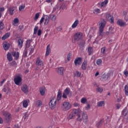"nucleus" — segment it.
<instances>
[{
	"label": "nucleus",
	"instance_id": "9d476101",
	"mask_svg": "<svg viewBox=\"0 0 128 128\" xmlns=\"http://www.w3.org/2000/svg\"><path fill=\"white\" fill-rule=\"evenodd\" d=\"M82 62V58L80 57H78L76 58L74 63L75 66H80Z\"/></svg>",
	"mask_w": 128,
	"mask_h": 128
},
{
	"label": "nucleus",
	"instance_id": "680f3d73",
	"mask_svg": "<svg viewBox=\"0 0 128 128\" xmlns=\"http://www.w3.org/2000/svg\"><path fill=\"white\" fill-rule=\"evenodd\" d=\"M56 20V16H54V14L52 16V20Z\"/></svg>",
	"mask_w": 128,
	"mask_h": 128
},
{
	"label": "nucleus",
	"instance_id": "de8ad7c7",
	"mask_svg": "<svg viewBox=\"0 0 128 128\" xmlns=\"http://www.w3.org/2000/svg\"><path fill=\"white\" fill-rule=\"evenodd\" d=\"M96 90L98 92H102L104 91V88H102L98 87L96 88Z\"/></svg>",
	"mask_w": 128,
	"mask_h": 128
},
{
	"label": "nucleus",
	"instance_id": "6ab92c4d",
	"mask_svg": "<svg viewBox=\"0 0 128 128\" xmlns=\"http://www.w3.org/2000/svg\"><path fill=\"white\" fill-rule=\"evenodd\" d=\"M8 12L10 16H13L14 14V7H10L8 8Z\"/></svg>",
	"mask_w": 128,
	"mask_h": 128
},
{
	"label": "nucleus",
	"instance_id": "3c124183",
	"mask_svg": "<svg viewBox=\"0 0 128 128\" xmlns=\"http://www.w3.org/2000/svg\"><path fill=\"white\" fill-rule=\"evenodd\" d=\"M108 78V75H104L102 76L103 80H106Z\"/></svg>",
	"mask_w": 128,
	"mask_h": 128
},
{
	"label": "nucleus",
	"instance_id": "13d9d810",
	"mask_svg": "<svg viewBox=\"0 0 128 128\" xmlns=\"http://www.w3.org/2000/svg\"><path fill=\"white\" fill-rule=\"evenodd\" d=\"M4 11V8H0V18H2V12Z\"/></svg>",
	"mask_w": 128,
	"mask_h": 128
},
{
	"label": "nucleus",
	"instance_id": "c85d7f7f",
	"mask_svg": "<svg viewBox=\"0 0 128 128\" xmlns=\"http://www.w3.org/2000/svg\"><path fill=\"white\" fill-rule=\"evenodd\" d=\"M50 45H48L46 47V56H50Z\"/></svg>",
	"mask_w": 128,
	"mask_h": 128
},
{
	"label": "nucleus",
	"instance_id": "a878e982",
	"mask_svg": "<svg viewBox=\"0 0 128 128\" xmlns=\"http://www.w3.org/2000/svg\"><path fill=\"white\" fill-rule=\"evenodd\" d=\"M24 8H26V4H22L21 5L19 6L18 10L20 12H24Z\"/></svg>",
	"mask_w": 128,
	"mask_h": 128
},
{
	"label": "nucleus",
	"instance_id": "0e129e2a",
	"mask_svg": "<svg viewBox=\"0 0 128 128\" xmlns=\"http://www.w3.org/2000/svg\"><path fill=\"white\" fill-rule=\"evenodd\" d=\"M116 108L117 110H119L120 108V104H118L116 105Z\"/></svg>",
	"mask_w": 128,
	"mask_h": 128
},
{
	"label": "nucleus",
	"instance_id": "ea45409f",
	"mask_svg": "<svg viewBox=\"0 0 128 128\" xmlns=\"http://www.w3.org/2000/svg\"><path fill=\"white\" fill-rule=\"evenodd\" d=\"M23 106L24 108H28V100H24L23 101Z\"/></svg>",
	"mask_w": 128,
	"mask_h": 128
},
{
	"label": "nucleus",
	"instance_id": "7c9ffc66",
	"mask_svg": "<svg viewBox=\"0 0 128 128\" xmlns=\"http://www.w3.org/2000/svg\"><path fill=\"white\" fill-rule=\"evenodd\" d=\"M57 100H62V92L60 90H58V92Z\"/></svg>",
	"mask_w": 128,
	"mask_h": 128
},
{
	"label": "nucleus",
	"instance_id": "412c9836",
	"mask_svg": "<svg viewBox=\"0 0 128 128\" xmlns=\"http://www.w3.org/2000/svg\"><path fill=\"white\" fill-rule=\"evenodd\" d=\"M44 24L45 26H46V24H48L50 22V16H48V15H46L44 16Z\"/></svg>",
	"mask_w": 128,
	"mask_h": 128
},
{
	"label": "nucleus",
	"instance_id": "338daca9",
	"mask_svg": "<svg viewBox=\"0 0 128 128\" xmlns=\"http://www.w3.org/2000/svg\"><path fill=\"white\" fill-rule=\"evenodd\" d=\"M74 106H80V104L78 103L75 102L74 104Z\"/></svg>",
	"mask_w": 128,
	"mask_h": 128
},
{
	"label": "nucleus",
	"instance_id": "4468645a",
	"mask_svg": "<svg viewBox=\"0 0 128 128\" xmlns=\"http://www.w3.org/2000/svg\"><path fill=\"white\" fill-rule=\"evenodd\" d=\"M88 66V60H84L82 65V68L83 70H86V66Z\"/></svg>",
	"mask_w": 128,
	"mask_h": 128
},
{
	"label": "nucleus",
	"instance_id": "c756f323",
	"mask_svg": "<svg viewBox=\"0 0 128 128\" xmlns=\"http://www.w3.org/2000/svg\"><path fill=\"white\" fill-rule=\"evenodd\" d=\"M7 58L8 62H12V54L10 52L7 54Z\"/></svg>",
	"mask_w": 128,
	"mask_h": 128
},
{
	"label": "nucleus",
	"instance_id": "ddd939ff",
	"mask_svg": "<svg viewBox=\"0 0 128 128\" xmlns=\"http://www.w3.org/2000/svg\"><path fill=\"white\" fill-rule=\"evenodd\" d=\"M82 118L83 119V122L85 124H88V114L86 113H83L82 114Z\"/></svg>",
	"mask_w": 128,
	"mask_h": 128
},
{
	"label": "nucleus",
	"instance_id": "dca6fc26",
	"mask_svg": "<svg viewBox=\"0 0 128 128\" xmlns=\"http://www.w3.org/2000/svg\"><path fill=\"white\" fill-rule=\"evenodd\" d=\"M108 2V0H104V2H101L100 4V8H106Z\"/></svg>",
	"mask_w": 128,
	"mask_h": 128
},
{
	"label": "nucleus",
	"instance_id": "f704fd0d",
	"mask_svg": "<svg viewBox=\"0 0 128 128\" xmlns=\"http://www.w3.org/2000/svg\"><path fill=\"white\" fill-rule=\"evenodd\" d=\"M93 14H100V8H95L93 10Z\"/></svg>",
	"mask_w": 128,
	"mask_h": 128
},
{
	"label": "nucleus",
	"instance_id": "39448f33",
	"mask_svg": "<svg viewBox=\"0 0 128 128\" xmlns=\"http://www.w3.org/2000/svg\"><path fill=\"white\" fill-rule=\"evenodd\" d=\"M106 24V22L104 19L100 20L99 23V30H104Z\"/></svg>",
	"mask_w": 128,
	"mask_h": 128
},
{
	"label": "nucleus",
	"instance_id": "052dcab7",
	"mask_svg": "<svg viewBox=\"0 0 128 128\" xmlns=\"http://www.w3.org/2000/svg\"><path fill=\"white\" fill-rule=\"evenodd\" d=\"M124 76H128V70H126L124 72Z\"/></svg>",
	"mask_w": 128,
	"mask_h": 128
},
{
	"label": "nucleus",
	"instance_id": "cd10ccee",
	"mask_svg": "<svg viewBox=\"0 0 128 128\" xmlns=\"http://www.w3.org/2000/svg\"><path fill=\"white\" fill-rule=\"evenodd\" d=\"M42 106V101L40 100H38L36 102V108H40Z\"/></svg>",
	"mask_w": 128,
	"mask_h": 128
},
{
	"label": "nucleus",
	"instance_id": "e2e57ef3",
	"mask_svg": "<svg viewBox=\"0 0 128 128\" xmlns=\"http://www.w3.org/2000/svg\"><path fill=\"white\" fill-rule=\"evenodd\" d=\"M42 34V30L40 29L38 30V36H40Z\"/></svg>",
	"mask_w": 128,
	"mask_h": 128
},
{
	"label": "nucleus",
	"instance_id": "4be33fe9",
	"mask_svg": "<svg viewBox=\"0 0 128 128\" xmlns=\"http://www.w3.org/2000/svg\"><path fill=\"white\" fill-rule=\"evenodd\" d=\"M76 112L70 113L68 117V120H70L74 118L76 116Z\"/></svg>",
	"mask_w": 128,
	"mask_h": 128
},
{
	"label": "nucleus",
	"instance_id": "69168bd1",
	"mask_svg": "<svg viewBox=\"0 0 128 128\" xmlns=\"http://www.w3.org/2000/svg\"><path fill=\"white\" fill-rule=\"evenodd\" d=\"M122 115L124 116V118H126V116H128V113L123 112Z\"/></svg>",
	"mask_w": 128,
	"mask_h": 128
},
{
	"label": "nucleus",
	"instance_id": "2eb2a0df",
	"mask_svg": "<svg viewBox=\"0 0 128 128\" xmlns=\"http://www.w3.org/2000/svg\"><path fill=\"white\" fill-rule=\"evenodd\" d=\"M12 54L14 57V60H18V58H20V53L18 52H12Z\"/></svg>",
	"mask_w": 128,
	"mask_h": 128
},
{
	"label": "nucleus",
	"instance_id": "a211bd4d",
	"mask_svg": "<svg viewBox=\"0 0 128 128\" xmlns=\"http://www.w3.org/2000/svg\"><path fill=\"white\" fill-rule=\"evenodd\" d=\"M117 24H118V26H126V23L122 21V20L119 19L117 21Z\"/></svg>",
	"mask_w": 128,
	"mask_h": 128
},
{
	"label": "nucleus",
	"instance_id": "1a4fd4ad",
	"mask_svg": "<svg viewBox=\"0 0 128 128\" xmlns=\"http://www.w3.org/2000/svg\"><path fill=\"white\" fill-rule=\"evenodd\" d=\"M21 90L24 94H28V86L26 84H22L21 86Z\"/></svg>",
	"mask_w": 128,
	"mask_h": 128
},
{
	"label": "nucleus",
	"instance_id": "72a5a7b5",
	"mask_svg": "<svg viewBox=\"0 0 128 128\" xmlns=\"http://www.w3.org/2000/svg\"><path fill=\"white\" fill-rule=\"evenodd\" d=\"M104 101H100L97 103V106L99 107L104 106Z\"/></svg>",
	"mask_w": 128,
	"mask_h": 128
},
{
	"label": "nucleus",
	"instance_id": "4d7b16f0",
	"mask_svg": "<svg viewBox=\"0 0 128 128\" xmlns=\"http://www.w3.org/2000/svg\"><path fill=\"white\" fill-rule=\"evenodd\" d=\"M44 16H42L40 20V24H42L44 22Z\"/></svg>",
	"mask_w": 128,
	"mask_h": 128
},
{
	"label": "nucleus",
	"instance_id": "774afa93",
	"mask_svg": "<svg viewBox=\"0 0 128 128\" xmlns=\"http://www.w3.org/2000/svg\"><path fill=\"white\" fill-rule=\"evenodd\" d=\"M19 28H20V30H22L24 29V26H22V25L20 26Z\"/></svg>",
	"mask_w": 128,
	"mask_h": 128
},
{
	"label": "nucleus",
	"instance_id": "c03bdc74",
	"mask_svg": "<svg viewBox=\"0 0 128 128\" xmlns=\"http://www.w3.org/2000/svg\"><path fill=\"white\" fill-rule=\"evenodd\" d=\"M81 102L82 104H86V102H88V100H86V98H82L81 99Z\"/></svg>",
	"mask_w": 128,
	"mask_h": 128
},
{
	"label": "nucleus",
	"instance_id": "6e6552de",
	"mask_svg": "<svg viewBox=\"0 0 128 128\" xmlns=\"http://www.w3.org/2000/svg\"><path fill=\"white\" fill-rule=\"evenodd\" d=\"M70 88H66L64 90V92H63V94L62 96L63 98H68V95L70 94Z\"/></svg>",
	"mask_w": 128,
	"mask_h": 128
},
{
	"label": "nucleus",
	"instance_id": "864d4df0",
	"mask_svg": "<svg viewBox=\"0 0 128 128\" xmlns=\"http://www.w3.org/2000/svg\"><path fill=\"white\" fill-rule=\"evenodd\" d=\"M76 76H78V78H80V76H82V72L78 71H76Z\"/></svg>",
	"mask_w": 128,
	"mask_h": 128
},
{
	"label": "nucleus",
	"instance_id": "37998d69",
	"mask_svg": "<svg viewBox=\"0 0 128 128\" xmlns=\"http://www.w3.org/2000/svg\"><path fill=\"white\" fill-rule=\"evenodd\" d=\"M125 94L126 96H128V85H126L124 87Z\"/></svg>",
	"mask_w": 128,
	"mask_h": 128
},
{
	"label": "nucleus",
	"instance_id": "8fccbe9b",
	"mask_svg": "<svg viewBox=\"0 0 128 128\" xmlns=\"http://www.w3.org/2000/svg\"><path fill=\"white\" fill-rule=\"evenodd\" d=\"M38 26H36L34 28V34H36V33L38 32Z\"/></svg>",
	"mask_w": 128,
	"mask_h": 128
},
{
	"label": "nucleus",
	"instance_id": "5fc2aeb1",
	"mask_svg": "<svg viewBox=\"0 0 128 128\" xmlns=\"http://www.w3.org/2000/svg\"><path fill=\"white\" fill-rule=\"evenodd\" d=\"M101 54H106V47H103L101 48Z\"/></svg>",
	"mask_w": 128,
	"mask_h": 128
},
{
	"label": "nucleus",
	"instance_id": "20e7f679",
	"mask_svg": "<svg viewBox=\"0 0 128 128\" xmlns=\"http://www.w3.org/2000/svg\"><path fill=\"white\" fill-rule=\"evenodd\" d=\"M72 108V105L68 102H64L62 106V109L64 112Z\"/></svg>",
	"mask_w": 128,
	"mask_h": 128
},
{
	"label": "nucleus",
	"instance_id": "7ed1b4c3",
	"mask_svg": "<svg viewBox=\"0 0 128 128\" xmlns=\"http://www.w3.org/2000/svg\"><path fill=\"white\" fill-rule=\"evenodd\" d=\"M22 77L20 76H17L14 78V82L15 84L18 86H22Z\"/></svg>",
	"mask_w": 128,
	"mask_h": 128
},
{
	"label": "nucleus",
	"instance_id": "e433bc0d",
	"mask_svg": "<svg viewBox=\"0 0 128 128\" xmlns=\"http://www.w3.org/2000/svg\"><path fill=\"white\" fill-rule=\"evenodd\" d=\"M114 33V28H112L110 27L109 28V32H106V34H112Z\"/></svg>",
	"mask_w": 128,
	"mask_h": 128
},
{
	"label": "nucleus",
	"instance_id": "b1692460",
	"mask_svg": "<svg viewBox=\"0 0 128 128\" xmlns=\"http://www.w3.org/2000/svg\"><path fill=\"white\" fill-rule=\"evenodd\" d=\"M32 40H28L26 41V48H30V44H32Z\"/></svg>",
	"mask_w": 128,
	"mask_h": 128
},
{
	"label": "nucleus",
	"instance_id": "393cba45",
	"mask_svg": "<svg viewBox=\"0 0 128 128\" xmlns=\"http://www.w3.org/2000/svg\"><path fill=\"white\" fill-rule=\"evenodd\" d=\"M86 44V41L84 40H82L80 42H78V45L80 48H84Z\"/></svg>",
	"mask_w": 128,
	"mask_h": 128
},
{
	"label": "nucleus",
	"instance_id": "58836bf2",
	"mask_svg": "<svg viewBox=\"0 0 128 128\" xmlns=\"http://www.w3.org/2000/svg\"><path fill=\"white\" fill-rule=\"evenodd\" d=\"M104 120H102L100 122H97L96 123V126L98 128H100V126L102 124V122H104Z\"/></svg>",
	"mask_w": 128,
	"mask_h": 128
},
{
	"label": "nucleus",
	"instance_id": "bf43d9fd",
	"mask_svg": "<svg viewBox=\"0 0 128 128\" xmlns=\"http://www.w3.org/2000/svg\"><path fill=\"white\" fill-rule=\"evenodd\" d=\"M72 57V54H69L67 56V60H70V58Z\"/></svg>",
	"mask_w": 128,
	"mask_h": 128
},
{
	"label": "nucleus",
	"instance_id": "9b49d317",
	"mask_svg": "<svg viewBox=\"0 0 128 128\" xmlns=\"http://www.w3.org/2000/svg\"><path fill=\"white\" fill-rule=\"evenodd\" d=\"M3 116H4L5 120L6 122H9L12 120V114L8 112H4L3 114Z\"/></svg>",
	"mask_w": 128,
	"mask_h": 128
},
{
	"label": "nucleus",
	"instance_id": "f3484780",
	"mask_svg": "<svg viewBox=\"0 0 128 128\" xmlns=\"http://www.w3.org/2000/svg\"><path fill=\"white\" fill-rule=\"evenodd\" d=\"M20 22V20L18 18H14V20L12 22V26H18V23Z\"/></svg>",
	"mask_w": 128,
	"mask_h": 128
},
{
	"label": "nucleus",
	"instance_id": "423d86ee",
	"mask_svg": "<svg viewBox=\"0 0 128 128\" xmlns=\"http://www.w3.org/2000/svg\"><path fill=\"white\" fill-rule=\"evenodd\" d=\"M106 20H108V22H110V24H114V16L110 15V13H106Z\"/></svg>",
	"mask_w": 128,
	"mask_h": 128
},
{
	"label": "nucleus",
	"instance_id": "c9c22d12",
	"mask_svg": "<svg viewBox=\"0 0 128 128\" xmlns=\"http://www.w3.org/2000/svg\"><path fill=\"white\" fill-rule=\"evenodd\" d=\"M88 56H90V54H92L94 52V48H92V47H88Z\"/></svg>",
	"mask_w": 128,
	"mask_h": 128
},
{
	"label": "nucleus",
	"instance_id": "09e8293b",
	"mask_svg": "<svg viewBox=\"0 0 128 128\" xmlns=\"http://www.w3.org/2000/svg\"><path fill=\"white\" fill-rule=\"evenodd\" d=\"M38 18H40V13H36L34 18V20H38Z\"/></svg>",
	"mask_w": 128,
	"mask_h": 128
},
{
	"label": "nucleus",
	"instance_id": "4c0bfd02",
	"mask_svg": "<svg viewBox=\"0 0 128 128\" xmlns=\"http://www.w3.org/2000/svg\"><path fill=\"white\" fill-rule=\"evenodd\" d=\"M23 58H26L28 56V49L26 48L23 52Z\"/></svg>",
	"mask_w": 128,
	"mask_h": 128
},
{
	"label": "nucleus",
	"instance_id": "5701e85b",
	"mask_svg": "<svg viewBox=\"0 0 128 128\" xmlns=\"http://www.w3.org/2000/svg\"><path fill=\"white\" fill-rule=\"evenodd\" d=\"M18 46L20 48H22V44H24V40L22 39H19L18 40Z\"/></svg>",
	"mask_w": 128,
	"mask_h": 128
},
{
	"label": "nucleus",
	"instance_id": "bb28decb",
	"mask_svg": "<svg viewBox=\"0 0 128 128\" xmlns=\"http://www.w3.org/2000/svg\"><path fill=\"white\" fill-rule=\"evenodd\" d=\"M10 33L7 32L4 35V36L2 38V39L3 40H6V38H10Z\"/></svg>",
	"mask_w": 128,
	"mask_h": 128
},
{
	"label": "nucleus",
	"instance_id": "f257e3e1",
	"mask_svg": "<svg viewBox=\"0 0 128 128\" xmlns=\"http://www.w3.org/2000/svg\"><path fill=\"white\" fill-rule=\"evenodd\" d=\"M49 106L52 110L56 108V99L55 98H50L49 102Z\"/></svg>",
	"mask_w": 128,
	"mask_h": 128
},
{
	"label": "nucleus",
	"instance_id": "603ef678",
	"mask_svg": "<svg viewBox=\"0 0 128 128\" xmlns=\"http://www.w3.org/2000/svg\"><path fill=\"white\" fill-rule=\"evenodd\" d=\"M34 48H29V52H30L29 54H30V55L32 54V52H34Z\"/></svg>",
	"mask_w": 128,
	"mask_h": 128
},
{
	"label": "nucleus",
	"instance_id": "79ce46f5",
	"mask_svg": "<svg viewBox=\"0 0 128 128\" xmlns=\"http://www.w3.org/2000/svg\"><path fill=\"white\" fill-rule=\"evenodd\" d=\"M77 120L78 122H82V118H80V113H78L77 114Z\"/></svg>",
	"mask_w": 128,
	"mask_h": 128
},
{
	"label": "nucleus",
	"instance_id": "f8f14e48",
	"mask_svg": "<svg viewBox=\"0 0 128 128\" xmlns=\"http://www.w3.org/2000/svg\"><path fill=\"white\" fill-rule=\"evenodd\" d=\"M56 72H57L58 74H60V76H64V68L62 67L56 68Z\"/></svg>",
	"mask_w": 128,
	"mask_h": 128
},
{
	"label": "nucleus",
	"instance_id": "473e14b6",
	"mask_svg": "<svg viewBox=\"0 0 128 128\" xmlns=\"http://www.w3.org/2000/svg\"><path fill=\"white\" fill-rule=\"evenodd\" d=\"M78 20H76L74 24H72V28H76V26H78Z\"/></svg>",
	"mask_w": 128,
	"mask_h": 128
},
{
	"label": "nucleus",
	"instance_id": "2f4dec72",
	"mask_svg": "<svg viewBox=\"0 0 128 128\" xmlns=\"http://www.w3.org/2000/svg\"><path fill=\"white\" fill-rule=\"evenodd\" d=\"M2 46L4 50H8V48H10V45L8 44H3Z\"/></svg>",
	"mask_w": 128,
	"mask_h": 128
},
{
	"label": "nucleus",
	"instance_id": "f03ea898",
	"mask_svg": "<svg viewBox=\"0 0 128 128\" xmlns=\"http://www.w3.org/2000/svg\"><path fill=\"white\" fill-rule=\"evenodd\" d=\"M83 38L84 34L80 32H78L75 34L74 36V40L76 42H80V40H82Z\"/></svg>",
	"mask_w": 128,
	"mask_h": 128
},
{
	"label": "nucleus",
	"instance_id": "a19ab883",
	"mask_svg": "<svg viewBox=\"0 0 128 128\" xmlns=\"http://www.w3.org/2000/svg\"><path fill=\"white\" fill-rule=\"evenodd\" d=\"M4 28V24L2 21H0V30H3Z\"/></svg>",
	"mask_w": 128,
	"mask_h": 128
},
{
	"label": "nucleus",
	"instance_id": "0eeeda50",
	"mask_svg": "<svg viewBox=\"0 0 128 128\" xmlns=\"http://www.w3.org/2000/svg\"><path fill=\"white\" fill-rule=\"evenodd\" d=\"M36 66H40V68L44 66V62H42V60H40V57H38L36 58Z\"/></svg>",
	"mask_w": 128,
	"mask_h": 128
},
{
	"label": "nucleus",
	"instance_id": "a18cd8bd",
	"mask_svg": "<svg viewBox=\"0 0 128 128\" xmlns=\"http://www.w3.org/2000/svg\"><path fill=\"white\" fill-rule=\"evenodd\" d=\"M104 30H99V36H104Z\"/></svg>",
	"mask_w": 128,
	"mask_h": 128
},
{
	"label": "nucleus",
	"instance_id": "6e6d98bb",
	"mask_svg": "<svg viewBox=\"0 0 128 128\" xmlns=\"http://www.w3.org/2000/svg\"><path fill=\"white\" fill-rule=\"evenodd\" d=\"M10 64L12 66H16V61H13L10 63Z\"/></svg>",
	"mask_w": 128,
	"mask_h": 128
},
{
	"label": "nucleus",
	"instance_id": "aec40b11",
	"mask_svg": "<svg viewBox=\"0 0 128 128\" xmlns=\"http://www.w3.org/2000/svg\"><path fill=\"white\" fill-rule=\"evenodd\" d=\"M40 92L41 96H44V94H46V87H41L40 89Z\"/></svg>",
	"mask_w": 128,
	"mask_h": 128
},
{
	"label": "nucleus",
	"instance_id": "49530a36",
	"mask_svg": "<svg viewBox=\"0 0 128 128\" xmlns=\"http://www.w3.org/2000/svg\"><path fill=\"white\" fill-rule=\"evenodd\" d=\"M102 62V59H98L96 60V64H98V66H100Z\"/></svg>",
	"mask_w": 128,
	"mask_h": 128
}]
</instances>
